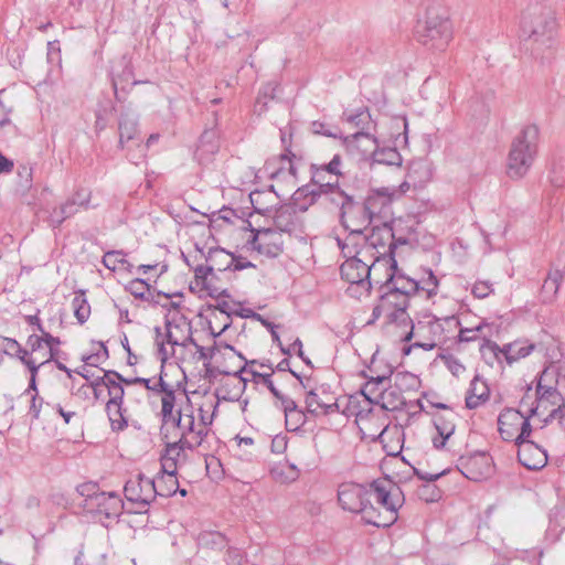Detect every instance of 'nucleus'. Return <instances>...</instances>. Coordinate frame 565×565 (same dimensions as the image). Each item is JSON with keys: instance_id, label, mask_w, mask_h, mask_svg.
Masks as SVG:
<instances>
[{"instance_id": "obj_11", "label": "nucleus", "mask_w": 565, "mask_h": 565, "mask_svg": "<svg viewBox=\"0 0 565 565\" xmlns=\"http://www.w3.org/2000/svg\"><path fill=\"white\" fill-rule=\"evenodd\" d=\"M311 131L315 135H321L334 139H342L343 145L347 147L349 151H353L354 149L359 150L361 148V143H367L363 148V152H369L371 146L376 145V138L369 132L358 131L350 136H342L341 130L335 126H330L326 122L316 120L311 122Z\"/></svg>"}, {"instance_id": "obj_55", "label": "nucleus", "mask_w": 565, "mask_h": 565, "mask_svg": "<svg viewBox=\"0 0 565 565\" xmlns=\"http://www.w3.org/2000/svg\"><path fill=\"white\" fill-rule=\"evenodd\" d=\"M557 407L552 408L547 416L543 419L544 424L556 420L558 424H565V403L556 404Z\"/></svg>"}, {"instance_id": "obj_13", "label": "nucleus", "mask_w": 565, "mask_h": 565, "mask_svg": "<svg viewBox=\"0 0 565 565\" xmlns=\"http://www.w3.org/2000/svg\"><path fill=\"white\" fill-rule=\"evenodd\" d=\"M124 493L129 502L137 505L135 512L141 513L147 510L148 505L156 498V487L153 486V479L147 478L139 473L126 482Z\"/></svg>"}, {"instance_id": "obj_46", "label": "nucleus", "mask_w": 565, "mask_h": 565, "mask_svg": "<svg viewBox=\"0 0 565 565\" xmlns=\"http://www.w3.org/2000/svg\"><path fill=\"white\" fill-rule=\"evenodd\" d=\"M205 468L207 475L214 479L220 480L224 476V470L218 458L211 456L205 459Z\"/></svg>"}, {"instance_id": "obj_54", "label": "nucleus", "mask_w": 565, "mask_h": 565, "mask_svg": "<svg viewBox=\"0 0 565 565\" xmlns=\"http://www.w3.org/2000/svg\"><path fill=\"white\" fill-rule=\"evenodd\" d=\"M295 158L296 156L291 152V150L289 148H286L285 152L279 154L277 161L281 163H287L288 173L296 179L298 175V169L294 161Z\"/></svg>"}, {"instance_id": "obj_2", "label": "nucleus", "mask_w": 565, "mask_h": 565, "mask_svg": "<svg viewBox=\"0 0 565 565\" xmlns=\"http://www.w3.org/2000/svg\"><path fill=\"white\" fill-rule=\"evenodd\" d=\"M414 36L416 41L431 52H444L454 38V28L445 10L430 7L424 20L417 22Z\"/></svg>"}, {"instance_id": "obj_3", "label": "nucleus", "mask_w": 565, "mask_h": 565, "mask_svg": "<svg viewBox=\"0 0 565 565\" xmlns=\"http://www.w3.org/2000/svg\"><path fill=\"white\" fill-rule=\"evenodd\" d=\"M238 358L244 361V365L234 371L233 376L239 379V382L243 383V386H246L247 382H252L255 385H263L273 394V396L280 402L281 408L285 414V424H288L289 420L301 422L305 424L309 420L307 414H305L301 409L298 408L296 402L284 395L274 384L273 374L274 373H262L255 369H247L248 365H256L258 360H247L243 354H238Z\"/></svg>"}, {"instance_id": "obj_53", "label": "nucleus", "mask_w": 565, "mask_h": 565, "mask_svg": "<svg viewBox=\"0 0 565 565\" xmlns=\"http://www.w3.org/2000/svg\"><path fill=\"white\" fill-rule=\"evenodd\" d=\"M98 344L100 347V350L98 352L89 354L87 356H83L82 360L87 365L97 366L100 361H104V360L108 359L109 354H108L107 347L103 342H99Z\"/></svg>"}, {"instance_id": "obj_30", "label": "nucleus", "mask_w": 565, "mask_h": 565, "mask_svg": "<svg viewBox=\"0 0 565 565\" xmlns=\"http://www.w3.org/2000/svg\"><path fill=\"white\" fill-rule=\"evenodd\" d=\"M273 479L280 483H291L299 478V469L289 462H280L270 470Z\"/></svg>"}, {"instance_id": "obj_34", "label": "nucleus", "mask_w": 565, "mask_h": 565, "mask_svg": "<svg viewBox=\"0 0 565 565\" xmlns=\"http://www.w3.org/2000/svg\"><path fill=\"white\" fill-rule=\"evenodd\" d=\"M276 88L275 83H267L260 88L254 106L255 113L262 115L267 111L268 103L276 97Z\"/></svg>"}, {"instance_id": "obj_28", "label": "nucleus", "mask_w": 565, "mask_h": 565, "mask_svg": "<svg viewBox=\"0 0 565 565\" xmlns=\"http://www.w3.org/2000/svg\"><path fill=\"white\" fill-rule=\"evenodd\" d=\"M153 486L156 487V497H172L179 490L177 472H161L157 479L153 480Z\"/></svg>"}, {"instance_id": "obj_21", "label": "nucleus", "mask_w": 565, "mask_h": 565, "mask_svg": "<svg viewBox=\"0 0 565 565\" xmlns=\"http://www.w3.org/2000/svg\"><path fill=\"white\" fill-rule=\"evenodd\" d=\"M166 329L167 342L173 347L181 345L185 348L191 344L196 349V345H200L191 334L190 322H188L183 317L180 318V322L167 318Z\"/></svg>"}, {"instance_id": "obj_41", "label": "nucleus", "mask_w": 565, "mask_h": 565, "mask_svg": "<svg viewBox=\"0 0 565 565\" xmlns=\"http://www.w3.org/2000/svg\"><path fill=\"white\" fill-rule=\"evenodd\" d=\"M121 383L122 382H119L116 377L108 381L107 391H108V395H109V401H108L109 408H117L118 404H122L125 391H124Z\"/></svg>"}, {"instance_id": "obj_19", "label": "nucleus", "mask_w": 565, "mask_h": 565, "mask_svg": "<svg viewBox=\"0 0 565 565\" xmlns=\"http://www.w3.org/2000/svg\"><path fill=\"white\" fill-rule=\"evenodd\" d=\"M376 264L367 265L362 259L345 260L340 267L341 277L351 285H358L365 288L366 291L371 289L370 275Z\"/></svg>"}, {"instance_id": "obj_4", "label": "nucleus", "mask_w": 565, "mask_h": 565, "mask_svg": "<svg viewBox=\"0 0 565 565\" xmlns=\"http://www.w3.org/2000/svg\"><path fill=\"white\" fill-rule=\"evenodd\" d=\"M83 498L81 507L107 526L106 521H115L124 509V502L116 492L100 491L95 482H84L76 488Z\"/></svg>"}, {"instance_id": "obj_60", "label": "nucleus", "mask_w": 565, "mask_h": 565, "mask_svg": "<svg viewBox=\"0 0 565 565\" xmlns=\"http://www.w3.org/2000/svg\"><path fill=\"white\" fill-rule=\"evenodd\" d=\"M114 371H105L103 376H97L92 381L90 385L96 398H98L99 392L103 387L107 388L108 381L114 379V375L111 374Z\"/></svg>"}, {"instance_id": "obj_10", "label": "nucleus", "mask_w": 565, "mask_h": 565, "mask_svg": "<svg viewBox=\"0 0 565 565\" xmlns=\"http://www.w3.org/2000/svg\"><path fill=\"white\" fill-rule=\"evenodd\" d=\"M556 376L557 366L555 365H550L542 371L536 386L537 404L535 408L531 409L533 414L542 416L550 405L555 406L563 402V397L554 385Z\"/></svg>"}, {"instance_id": "obj_5", "label": "nucleus", "mask_w": 565, "mask_h": 565, "mask_svg": "<svg viewBox=\"0 0 565 565\" xmlns=\"http://www.w3.org/2000/svg\"><path fill=\"white\" fill-rule=\"evenodd\" d=\"M539 138L536 125L524 126L514 137L508 156V174L511 179H521L529 172L537 153Z\"/></svg>"}, {"instance_id": "obj_35", "label": "nucleus", "mask_w": 565, "mask_h": 565, "mask_svg": "<svg viewBox=\"0 0 565 565\" xmlns=\"http://www.w3.org/2000/svg\"><path fill=\"white\" fill-rule=\"evenodd\" d=\"M0 349L2 352L19 361H24V358L30 353L24 349L15 339L0 335Z\"/></svg>"}, {"instance_id": "obj_20", "label": "nucleus", "mask_w": 565, "mask_h": 565, "mask_svg": "<svg viewBox=\"0 0 565 565\" xmlns=\"http://www.w3.org/2000/svg\"><path fill=\"white\" fill-rule=\"evenodd\" d=\"M178 440L184 449L201 448L203 451L211 449V444L215 441V435L206 426H183Z\"/></svg>"}, {"instance_id": "obj_39", "label": "nucleus", "mask_w": 565, "mask_h": 565, "mask_svg": "<svg viewBox=\"0 0 565 565\" xmlns=\"http://www.w3.org/2000/svg\"><path fill=\"white\" fill-rule=\"evenodd\" d=\"M103 265L109 270L115 271L120 266L131 267L130 263L126 259V253L124 250H108L104 254Z\"/></svg>"}, {"instance_id": "obj_51", "label": "nucleus", "mask_w": 565, "mask_h": 565, "mask_svg": "<svg viewBox=\"0 0 565 565\" xmlns=\"http://www.w3.org/2000/svg\"><path fill=\"white\" fill-rule=\"evenodd\" d=\"M78 206L87 207V200L83 199L81 202H78L75 198H71L61 205L62 214H64L65 218L67 220L77 213Z\"/></svg>"}, {"instance_id": "obj_8", "label": "nucleus", "mask_w": 565, "mask_h": 565, "mask_svg": "<svg viewBox=\"0 0 565 565\" xmlns=\"http://www.w3.org/2000/svg\"><path fill=\"white\" fill-rule=\"evenodd\" d=\"M535 348L536 345L529 340H515L500 347L498 343L484 339L483 344L480 347V352L482 358H486L487 352H490L499 362L501 361V358H504L507 363L511 365L514 362L529 356Z\"/></svg>"}, {"instance_id": "obj_48", "label": "nucleus", "mask_w": 565, "mask_h": 565, "mask_svg": "<svg viewBox=\"0 0 565 565\" xmlns=\"http://www.w3.org/2000/svg\"><path fill=\"white\" fill-rule=\"evenodd\" d=\"M361 394L370 403H379L377 398L384 394V388L375 386L374 383L366 382L361 388Z\"/></svg>"}, {"instance_id": "obj_64", "label": "nucleus", "mask_w": 565, "mask_h": 565, "mask_svg": "<svg viewBox=\"0 0 565 565\" xmlns=\"http://www.w3.org/2000/svg\"><path fill=\"white\" fill-rule=\"evenodd\" d=\"M531 434L532 426H521V431L518 433L514 438V443L518 446V448H520V446H522L523 444H534V441L530 439Z\"/></svg>"}, {"instance_id": "obj_15", "label": "nucleus", "mask_w": 565, "mask_h": 565, "mask_svg": "<svg viewBox=\"0 0 565 565\" xmlns=\"http://www.w3.org/2000/svg\"><path fill=\"white\" fill-rule=\"evenodd\" d=\"M352 428L362 440L375 441L379 439L388 456H397L403 448L404 431L401 429L402 426H384L379 434L370 435H366L361 426H352Z\"/></svg>"}, {"instance_id": "obj_52", "label": "nucleus", "mask_w": 565, "mask_h": 565, "mask_svg": "<svg viewBox=\"0 0 565 565\" xmlns=\"http://www.w3.org/2000/svg\"><path fill=\"white\" fill-rule=\"evenodd\" d=\"M488 327L486 322L479 323L475 328H461L459 331V341L460 342H470L477 339L478 333L482 332V330Z\"/></svg>"}, {"instance_id": "obj_63", "label": "nucleus", "mask_w": 565, "mask_h": 565, "mask_svg": "<svg viewBox=\"0 0 565 565\" xmlns=\"http://www.w3.org/2000/svg\"><path fill=\"white\" fill-rule=\"evenodd\" d=\"M288 444L287 434L280 433L276 434L271 439V451L274 454H282Z\"/></svg>"}, {"instance_id": "obj_25", "label": "nucleus", "mask_w": 565, "mask_h": 565, "mask_svg": "<svg viewBox=\"0 0 565 565\" xmlns=\"http://www.w3.org/2000/svg\"><path fill=\"white\" fill-rule=\"evenodd\" d=\"M218 139L216 131L213 129L202 132L195 150V157L200 162H207L218 151Z\"/></svg>"}, {"instance_id": "obj_14", "label": "nucleus", "mask_w": 565, "mask_h": 565, "mask_svg": "<svg viewBox=\"0 0 565 565\" xmlns=\"http://www.w3.org/2000/svg\"><path fill=\"white\" fill-rule=\"evenodd\" d=\"M385 291L380 299L388 309V321L392 323L407 326L412 322L407 308L409 307V298L407 291H402L397 288V284L386 287Z\"/></svg>"}, {"instance_id": "obj_24", "label": "nucleus", "mask_w": 565, "mask_h": 565, "mask_svg": "<svg viewBox=\"0 0 565 565\" xmlns=\"http://www.w3.org/2000/svg\"><path fill=\"white\" fill-rule=\"evenodd\" d=\"M184 450L179 441L167 443L160 457V472H177L184 458Z\"/></svg>"}, {"instance_id": "obj_45", "label": "nucleus", "mask_w": 565, "mask_h": 565, "mask_svg": "<svg viewBox=\"0 0 565 565\" xmlns=\"http://www.w3.org/2000/svg\"><path fill=\"white\" fill-rule=\"evenodd\" d=\"M439 281L431 269H427V277L419 281V290L427 292V298H431L437 294Z\"/></svg>"}, {"instance_id": "obj_29", "label": "nucleus", "mask_w": 565, "mask_h": 565, "mask_svg": "<svg viewBox=\"0 0 565 565\" xmlns=\"http://www.w3.org/2000/svg\"><path fill=\"white\" fill-rule=\"evenodd\" d=\"M430 438L436 449L454 448L456 445L455 426H433Z\"/></svg>"}, {"instance_id": "obj_9", "label": "nucleus", "mask_w": 565, "mask_h": 565, "mask_svg": "<svg viewBox=\"0 0 565 565\" xmlns=\"http://www.w3.org/2000/svg\"><path fill=\"white\" fill-rule=\"evenodd\" d=\"M119 147L127 149V157L134 163L135 159L143 158L142 140L138 130L137 119L130 114H121L118 124Z\"/></svg>"}, {"instance_id": "obj_58", "label": "nucleus", "mask_w": 565, "mask_h": 565, "mask_svg": "<svg viewBox=\"0 0 565 565\" xmlns=\"http://www.w3.org/2000/svg\"><path fill=\"white\" fill-rule=\"evenodd\" d=\"M174 402H175L174 391H167L166 394L161 398V403H162L161 413H162L163 419H166L167 417H170L172 415Z\"/></svg>"}, {"instance_id": "obj_49", "label": "nucleus", "mask_w": 565, "mask_h": 565, "mask_svg": "<svg viewBox=\"0 0 565 565\" xmlns=\"http://www.w3.org/2000/svg\"><path fill=\"white\" fill-rule=\"evenodd\" d=\"M418 497L426 502H435L440 498V491L435 484L426 483L419 488Z\"/></svg>"}, {"instance_id": "obj_18", "label": "nucleus", "mask_w": 565, "mask_h": 565, "mask_svg": "<svg viewBox=\"0 0 565 565\" xmlns=\"http://www.w3.org/2000/svg\"><path fill=\"white\" fill-rule=\"evenodd\" d=\"M394 191L388 188L372 189L363 198L371 223L375 220H386L391 214Z\"/></svg>"}, {"instance_id": "obj_40", "label": "nucleus", "mask_w": 565, "mask_h": 565, "mask_svg": "<svg viewBox=\"0 0 565 565\" xmlns=\"http://www.w3.org/2000/svg\"><path fill=\"white\" fill-rule=\"evenodd\" d=\"M33 166L30 163L19 164L17 170L18 189L24 194L33 184Z\"/></svg>"}, {"instance_id": "obj_23", "label": "nucleus", "mask_w": 565, "mask_h": 565, "mask_svg": "<svg viewBox=\"0 0 565 565\" xmlns=\"http://www.w3.org/2000/svg\"><path fill=\"white\" fill-rule=\"evenodd\" d=\"M254 236L248 241L253 249L258 250L270 257H276L282 252V243L271 242L270 237L274 234L270 228L252 230Z\"/></svg>"}, {"instance_id": "obj_59", "label": "nucleus", "mask_w": 565, "mask_h": 565, "mask_svg": "<svg viewBox=\"0 0 565 565\" xmlns=\"http://www.w3.org/2000/svg\"><path fill=\"white\" fill-rule=\"evenodd\" d=\"M471 292L476 298L484 299L493 292L492 284L489 281H477L472 286Z\"/></svg>"}, {"instance_id": "obj_44", "label": "nucleus", "mask_w": 565, "mask_h": 565, "mask_svg": "<svg viewBox=\"0 0 565 565\" xmlns=\"http://www.w3.org/2000/svg\"><path fill=\"white\" fill-rule=\"evenodd\" d=\"M509 422H520V424H530L529 417H524L522 413L516 409L508 408L503 411L499 416L497 424H509Z\"/></svg>"}, {"instance_id": "obj_42", "label": "nucleus", "mask_w": 565, "mask_h": 565, "mask_svg": "<svg viewBox=\"0 0 565 565\" xmlns=\"http://www.w3.org/2000/svg\"><path fill=\"white\" fill-rule=\"evenodd\" d=\"M563 280V274L559 269L551 270L543 282L542 289L546 294L556 295L561 282Z\"/></svg>"}, {"instance_id": "obj_57", "label": "nucleus", "mask_w": 565, "mask_h": 565, "mask_svg": "<svg viewBox=\"0 0 565 565\" xmlns=\"http://www.w3.org/2000/svg\"><path fill=\"white\" fill-rule=\"evenodd\" d=\"M330 167L331 166L329 163H312L310 166L311 181H324L327 173L332 174V169Z\"/></svg>"}, {"instance_id": "obj_33", "label": "nucleus", "mask_w": 565, "mask_h": 565, "mask_svg": "<svg viewBox=\"0 0 565 565\" xmlns=\"http://www.w3.org/2000/svg\"><path fill=\"white\" fill-rule=\"evenodd\" d=\"M374 163L386 166H401L402 156L396 148H382L372 151Z\"/></svg>"}, {"instance_id": "obj_56", "label": "nucleus", "mask_w": 565, "mask_h": 565, "mask_svg": "<svg viewBox=\"0 0 565 565\" xmlns=\"http://www.w3.org/2000/svg\"><path fill=\"white\" fill-rule=\"evenodd\" d=\"M345 120L355 127H363L365 122L370 119V114L366 109H360L355 114H343Z\"/></svg>"}, {"instance_id": "obj_31", "label": "nucleus", "mask_w": 565, "mask_h": 565, "mask_svg": "<svg viewBox=\"0 0 565 565\" xmlns=\"http://www.w3.org/2000/svg\"><path fill=\"white\" fill-rule=\"evenodd\" d=\"M362 243L365 244L364 233L349 232V235L345 238H343L344 246H342V255L347 258L345 260L360 259V246Z\"/></svg>"}, {"instance_id": "obj_7", "label": "nucleus", "mask_w": 565, "mask_h": 565, "mask_svg": "<svg viewBox=\"0 0 565 565\" xmlns=\"http://www.w3.org/2000/svg\"><path fill=\"white\" fill-rule=\"evenodd\" d=\"M338 210L339 223L348 232L364 233L372 224L365 209L363 198L348 190L339 201Z\"/></svg>"}, {"instance_id": "obj_37", "label": "nucleus", "mask_w": 565, "mask_h": 565, "mask_svg": "<svg viewBox=\"0 0 565 565\" xmlns=\"http://www.w3.org/2000/svg\"><path fill=\"white\" fill-rule=\"evenodd\" d=\"M72 307L74 309V315L78 321V323H85L90 315V306L85 298V294L83 291L75 295L72 300Z\"/></svg>"}, {"instance_id": "obj_61", "label": "nucleus", "mask_w": 565, "mask_h": 565, "mask_svg": "<svg viewBox=\"0 0 565 565\" xmlns=\"http://www.w3.org/2000/svg\"><path fill=\"white\" fill-rule=\"evenodd\" d=\"M213 273V267L209 265H199L194 268V276L198 281H201L203 287L209 289L207 277Z\"/></svg>"}, {"instance_id": "obj_36", "label": "nucleus", "mask_w": 565, "mask_h": 565, "mask_svg": "<svg viewBox=\"0 0 565 565\" xmlns=\"http://www.w3.org/2000/svg\"><path fill=\"white\" fill-rule=\"evenodd\" d=\"M420 385V380L409 372H397L394 375V386L402 392L416 391Z\"/></svg>"}, {"instance_id": "obj_38", "label": "nucleus", "mask_w": 565, "mask_h": 565, "mask_svg": "<svg viewBox=\"0 0 565 565\" xmlns=\"http://www.w3.org/2000/svg\"><path fill=\"white\" fill-rule=\"evenodd\" d=\"M150 286L146 282V280L141 278L132 279L128 286L127 290L135 297L141 300L150 301L153 303H159L158 300H154L153 297H150L149 294Z\"/></svg>"}, {"instance_id": "obj_22", "label": "nucleus", "mask_w": 565, "mask_h": 565, "mask_svg": "<svg viewBox=\"0 0 565 565\" xmlns=\"http://www.w3.org/2000/svg\"><path fill=\"white\" fill-rule=\"evenodd\" d=\"M518 459L529 470H539L546 466L547 454L537 444H523L518 448Z\"/></svg>"}, {"instance_id": "obj_17", "label": "nucleus", "mask_w": 565, "mask_h": 565, "mask_svg": "<svg viewBox=\"0 0 565 565\" xmlns=\"http://www.w3.org/2000/svg\"><path fill=\"white\" fill-rule=\"evenodd\" d=\"M460 471L469 480L480 482L493 473L492 458L486 452H476L461 457Z\"/></svg>"}, {"instance_id": "obj_12", "label": "nucleus", "mask_w": 565, "mask_h": 565, "mask_svg": "<svg viewBox=\"0 0 565 565\" xmlns=\"http://www.w3.org/2000/svg\"><path fill=\"white\" fill-rule=\"evenodd\" d=\"M365 244H367L366 248L371 247L379 254L373 263L380 264L383 260L381 257L387 254L391 268L397 269V262L395 259L396 242L391 226L384 223L383 226L373 228L371 235H365Z\"/></svg>"}, {"instance_id": "obj_26", "label": "nucleus", "mask_w": 565, "mask_h": 565, "mask_svg": "<svg viewBox=\"0 0 565 565\" xmlns=\"http://www.w3.org/2000/svg\"><path fill=\"white\" fill-rule=\"evenodd\" d=\"M390 273L387 275V279L384 284V287L393 286V284H397V288L402 291H407V297L411 298L412 295H416L419 291V281L406 277L404 274L399 273L398 268L396 270L388 268Z\"/></svg>"}, {"instance_id": "obj_27", "label": "nucleus", "mask_w": 565, "mask_h": 565, "mask_svg": "<svg viewBox=\"0 0 565 565\" xmlns=\"http://www.w3.org/2000/svg\"><path fill=\"white\" fill-rule=\"evenodd\" d=\"M206 262L213 267V270H231L235 260V255L221 247L210 248L206 255Z\"/></svg>"}, {"instance_id": "obj_1", "label": "nucleus", "mask_w": 565, "mask_h": 565, "mask_svg": "<svg viewBox=\"0 0 565 565\" xmlns=\"http://www.w3.org/2000/svg\"><path fill=\"white\" fill-rule=\"evenodd\" d=\"M338 501L343 510L361 513L367 524L386 527L397 520L404 495L392 480L382 478L369 486L354 482L340 484Z\"/></svg>"}, {"instance_id": "obj_47", "label": "nucleus", "mask_w": 565, "mask_h": 565, "mask_svg": "<svg viewBox=\"0 0 565 565\" xmlns=\"http://www.w3.org/2000/svg\"><path fill=\"white\" fill-rule=\"evenodd\" d=\"M476 381H477V379H475L471 383V388H470L471 394H469L466 397V405L468 408H476L480 404L481 401H486L488 398V395L486 394L487 386L484 383H481L483 391L480 394H476V392H475L476 391Z\"/></svg>"}, {"instance_id": "obj_16", "label": "nucleus", "mask_w": 565, "mask_h": 565, "mask_svg": "<svg viewBox=\"0 0 565 565\" xmlns=\"http://www.w3.org/2000/svg\"><path fill=\"white\" fill-rule=\"evenodd\" d=\"M311 182L316 185V189L309 190V186L305 185L299 188L295 193L296 195H303L307 199L309 205L316 203L320 196H324L326 200L334 207L335 205H339V201L349 190L341 186L338 181L334 183L328 182L326 180Z\"/></svg>"}, {"instance_id": "obj_6", "label": "nucleus", "mask_w": 565, "mask_h": 565, "mask_svg": "<svg viewBox=\"0 0 565 565\" xmlns=\"http://www.w3.org/2000/svg\"><path fill=\"white\" fill-rule=\"evenodd\" d=\"M556 22L554 14L540 6L529 8L521 18V34L525 40L546 43L552 39Z\"/></svg>"}, {"instance_id": "obj_62", "label": "nucleus", "mask_w": 565, "mask_h": 565, "mask_svg": "<svg viewBox=\"0 0 565 565\" xmlns=\"http://www.w3.org/2000/svg\"><path fill=\"white\" fill-rule=\"evenodd\" d=\"M204 365V379L209 381H213L216 379L218 374L223 375H233L234 371L230 370H221L218 367H215L211 364V362L203 363Z\"/></svg>"}, {"instance_id": "obj_43", "label": "nucleus", "mask_w": 565, "mask_h": 565, "mask_svg": "<svg viewBox=\"0 0 565 565\" xmlns=\"http://www.w3.org/2000/svg\"><path fill=\"white\" fill-rule=\"evenodd\" d=\"M274 223L277 228L282 232H289L292 226V214L289 212L287 207H280L276 211L274 216Z\"/></svg>"}, {"instance_id": "obj_32", "label": "nucleus", "mask_w": 565, "mask_h": 565, "mask_svg": "<svg viewBox=\"0 0 565 565\" xmlns=\"http://www.w3.org/2000/svg\"><path fill=\"white\" fill-rule=\"evenodd\" d=\"M273 192L274 185H270L268 191L255 190L250 192L249 200L256 213L265 215L270 212L271 204L269 203L271 202L270 198Z\"/></svg>"}, {"instance_id": "obj_50", "label": "nucleus", "mask_w": 565, "mask_h": 565, "mask_svg": "<svg viewBox=\"0 0 565 565\" xmlns=\"http://www.w3.org/2000/svg\"><path fill=\"white\" fill-rule=\"evenodd\" d=\"M440 358L452 375L458 377L465 372L466 367L463 364L452 354L441 355Z\"/></svg>"}]
</instances>
